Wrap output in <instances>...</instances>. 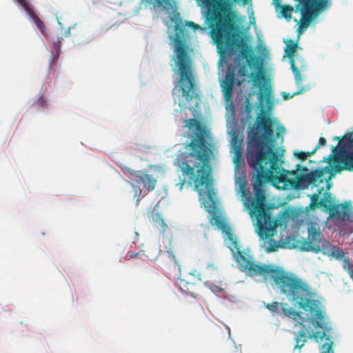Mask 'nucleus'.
I'll return each instance as SVG.
<instances>
[{
	"mask_svg": "<svg viewBox=\"0 0 353 353\" xmlns=\"http://www.w3.org/2000/svg\"><path fill=\"white\" fill-rule=\"evenodd\" d=\"M334 139L339 140V150L340 152H344L347 148L353 149V132L346 133L343 137V141L339 137H335Z\"/></svg>",
	"mask_w": 353,
	"mask_h": 353,
	"instance_id": "15",
	"label": "nucleus"
},
{
	"mask_svg": "<svg viewBox=\"0 0 353 353\" xmlns=\"http://www.w3.org/2000/svg\"><path fill=\"white\" fill-rule=\"evenodd\" d=\"M197 6L205 10V20L210 28V36L216 46L217 51L221 57L226 52L233 51L234 48L241 49V56L245 59L250 68L259 72H252L253 85L259 88V99L263 102V98H270V88L262 84L264 77L261 72V65L258 57L252 54V49L241 41V37L234 32V26L230 18L225 13L229 8L225 0H195Z\"/></svg>",
	"mask_w": 353,
	"mask_h": 353,
	"instance_id": "3",
	"label": "nucleus"
},
{
	"mask_svg": "<svg viewBox=\"0 0 353 353\" xmlns=\"http://www.w3.org/2000/svg\"><path fill=\"white\" fill-rule=\"evenodd\" d=\"M330 0H299L301 8V18L298 28L299 34H301L310 24L311 21L328 6Z\"/></svg>",
	"mask_w": 353,
	"mask_h": 353,
	"instance_id": "6",
	"label": "nucleus"
},
{
	"mask_svg": "<svg viewBox=\"0 0 353 353\" xmlns=\"http://www.w3.org/2000/svg\"><path fill=\"white\" fill-rule=\"evenodd\" d=\"M351 278V279L353 281V273H352V276H350Z\"/></svg>",
	"mask_w": 353,
	"mask_h": 353,
	"instance_id": "40",
	"label": "nucleus"
},
{
	"mask_svg": "<svg viewBox=\"0 0 353 353\" xmlns=\"http://www.w3.org/2000/svg\"><path fill=\"white\" fill-rule=\"evenodd\" d=\"M151 217L154 227L160 229L161 232H163L167 228V225L164 220L161 218V214L153 211L152 212Z\"/></svg>",
	"mask_w": 353,
	"mask_h": 353,
	"instance_id": "17",
	"label": "nucleus"
},
{
	"mask_svg": "<svg viewBox=\"0 0 353 353\" xmlns=\"http://www.w3.org/2000/svg\"><path fill=\"white\" fill-rule=\"evenodd\" d=\"M247 3V0H243V4L245 5Z\"/></svg>",
	"mask_w": 353,
	"mask_h": 353,
	"instance_id": "39",
	"label": "nucleus"
},
{
	"mask_svg": "<svg viewBox=\"0 0 353 353\" xmlns=\"http://www.w3.org/2000/svg\"><path fill=\"white\" fill-rule=\"evenodd\" d=\"M343 268L347 272L350 276H352L353 274V265L349 258L345 256L343 259Z\"/></svg>",
	"mask_w": 353,
	"mask_h": 353,
	"instance_id": "21",
	"label": "nucleus"
},
{
	"mask_svg": "<svg viewBox=\"0 0 353 353\" xmlns=\"http://www.w3.org/2000/svg\"><path fill=\"white\" fill-rule=\"evenodd\" d=\"M327 143V141L324 137H320L319 141V144L315 147L316 148V150L320 146H324Z\"/></svg>",
	"mask_w": 353,
	"mask_h": 353,
	"instance_id": "33",
	"label": "nucleus"
},
{
	"mask_svg": "<svg viewBox=\"0 0 353 353\" xmlns=\"http://www.w3.org/2000/svg\"><path fill=\"white\" fill-rule=\"evenodd\" d=\"M303 90H300L297 92H294L293 94H290V93H286L283 92L282 93V97L284 100H288L291 98H292L294 95L299 94L302 92Z\"/></svg>",
	"mask_w": 353,
	"mask_h": 353,
	"instance_id": "28",
	"label": "nucleus"
},
{
	"mask_svg": "<svg viewBox=\"0 0 353 353\" xmlns=\"http://www.w3.org/2000/svg\"><path fill=\"white\" fill-rule=\"evenodd\" d=\"M120 168L126 177L137 183H142L148 192L154 190L157 180L152 175L140 170H133L125 165H121Z\"/></svg>",
	"mask_w": 353,
	"mask_h": 353,
	"instance_id": "8",
	"label": "nucleus"
},
{
	"mask_svg": "<svg viewBox=\"0 0 353 353\" xmlns=\"http://www.w3.org/2000/svg\"><path fill=\"white\" fill-rule=\"evenodd\" d=\"M238 74L241 77H245L247 74V68L245 65L241 66L238 70Z\"/></svg>",
	"mask_w": 353,
	"mask_h": 353,
	"instance_id": "31",
	"label": "nucleus"
},
{
	"mask_svg": "<svg viewBox=\"0 0 353 353\" xmlns=\"http://www.w3.org/2000/svg\"><path fill=\"white\" fill-rule=\"evenodd\" d=\"M234 154V162L238 163L241 157L242 145H232Z\"/></svg>",
	"mask_w": 353,
	"mask_h": 353,
	"instance_id": "24",
	"label": "nucleus"
},
{
	"mask_svg": "<svg viewBox=\"0 0 353 353\" xmlns=\"http://www.w3.org/2000/svg\"><path fill=\"white\" fill-rule=\"evenodd\" d=\"M138 255H139V252H128L125 256V259L128 260L132 258L137 257Z\"/></svg>",
	"mask_w": 353,
	"mask_h": 353,
	"instance_id": "32",
	"label": "nucleus"
},
{
	"mask_svg": "<svg viewBox=\"0 0 353 353\" xmlns=\"http://www.w3.org/2000/svg\"><path fill=\"white\" fill-rule=\"evenodd\" d=\"M340 159L341 170L353 171V152H343Z\"/></svg>",
	"mask_w": 353,
	"mask_h": 353,
	"instance_id": "16",
	"label": "nucleus"
},
{
	"mask_svg": "<svg viewBox=\"0 0 353 353\" xmlns=\"http://www.w3.org/2000/svg\"><path fill=\"white\" fill-rule=\"evenodd\" d=\"M323 190V188L318 190V193H314L310 196V203L305 207V211L308 212L310 210H315L316 208H323L325 211L334 205V199L330 192H325L323 194V198L319 199V194Z\"/></svg>",
	"mask_w": 353,
	"mask_h": 353,
	"instance_id": "10",
	"label": "nucleus"
},
{
	"mask_svg": "<svg viewBox=\"0 0 353 353\" xmlns=\"http://www.w3.org/2000/svg\"><path fill=\"white\" fill-rule=\"evenodd\" d=\"M185 26H188L194 30H201L204 31L205 28L192 21H185L183 24L181 19L176 20L174 26L176 32L174 50L176 55V64L179 74L178 84L182 96L187 101H190L193 98H199V94L194 89L195 80L192 61L188 54L187 47L185 44L186 37Z\"/></svg>",
	"mask_w": 353,
	"mask_h": 353,
	"instance_id": "5",
	"label": "nucleus"
},
{
	"mask_svg": "<svg viewBox=\"0 0 353 353\" xmlns=\"http://www.w3.org/2000/svg\"><path fill=\"white\" fill-rule=\"evenodd\" d=\"M325 343L321 347V353H334L332 350L333 342L329 336H325Z\"/></svg>",
	"mask_w": 353,
	"mask_h": 353,
	"instance_id": "20",
	"label": "nucleus"
},
{
	"mask_svg": "<svg viewBox=\"0 0 353 353\" xmlns=\"http://www.w3.org/2000/svg\"><path fill=\"white\" fill-rule=\"evenodd\" d=\"M294 155L299 159L302 161L306 160L307 157H305V152L303 151H294Z\"/></svg>",
	"mask_w": 353,
	"mask_h": 353,
	"instance_id": "30",
	"label": "nucleus"
},
{
	"mask_svg": "<svg viewBox=\"0 0 353 353\" xmlns=\"http://www.w3.org/2000/svg\"><path fill=\"white\" fill-rule=\"evenodd\" d=\"M28 14L33 19L34 22L35 23L36 26L39 29L43 35H46L44 23L38 17V16L34 13V11H32Z\"/></svg>",
	"mask_w": 353,
	"mask_h": 353,
	"instance_id": "19",
	"label": "nucleus"
},
{
	"mask_svg": "<svg viewBox=\"0 0 353 353\" xmlns=\"http://www.w3.org/2000/svg\"><path fill=\"white\" fill-rule=\"evenodd\" d=\"M326 211L329 212V218L335 221H345L350 218V209L345 204H334Z\"/></svg>",
	"mask_w": 353,
	"mask_h": 353,
	"instance_id": "13",
	"label": "nucleus"
},
{
	"mask_svg": "<svg viewBox=\"0 0 353 353\" xmlns=\"http://www.w3.org/2000/svg\"><path fill=\"white\" fill-rule=\"evenodd\" d=\"M308 239L300 241L299 248L301 251L312 252L315 254L323 252L324 248L326 247V243L329 241L323 239V234L316 227L312 224L307 228Z\"/></svg>",
	"mask_w": 353,
	"mask_h": 353,
	"instance_id": "7",
	"label": "nucleus"
},
{
	"mask_svg": "<svg viewBox=\"0 0 353 353\" xmlns=\"http://www.w3.org/2000/svg\"><path fill=\"white\" fill-rule=\"evenodd\" d=\"M185 125L194 131V136L188 145V155L197 162V165L191 166L186 161H182L179 164L182 175L188 177L187 183L189 185L194 184V190L198 192L199 200L208 211L211 205H207L204 201L205 192L202 189L204 186L208 190V197L211 201L210 188L212 183L211 178L210 161L213 155L212 145L211 144V136L208 129L200 121L195 119H189L185 121ZM186 181L184 179H180L176 184L179 190H181Z\"/></svg>",
	"mask_w": 353,
	"mask_h": 353,
	"instance_id": "4",
	"label": "nucleus"
},
{
	"mask_svg": "<svg viewBox=\"0 0 353 353\" xmlns=\"http://www.w3.org/2000/svg\"><path fill=\"white\" fill-rule=\"evenodd\" d=\"M243 137L238 132L234 131L232 134L231 143L232 145H243Z\"/></svg>",
	"mask_w": 353,
	"mask_h": 353,
	"instance_id": "23",
	"label": "nucleus"
},
{
	"mask_svg": "<svg viewBox=\"0 0 353 353\" xmlns=\"http://www.w3.org/2000/svg\"><path fill=\"white\" fill-rule=\"evenodd\" d=\"M168 256L170 259L174 262V263H177L176 260L175 259V256L172 252H168Z\"/></svg>",
	"mask_w": 353,
	"mask_h": 353,
	"instance_id": "35",
	"label": "nucleus"
},
{
	"mask_svg": "<svg viewBox=\"0 0 353 353\" xmlns=\"http://www.w3.org/2000/svg\"><path fill=\"white\" fill-rule=\"evenodd\" d=\"M53 43H54V45L56 46H55L56 53H55V55L54 57V60H53V61L54 62V61H57V59H59L61 41L59 39H58L57 43H56V41H54Z\"/></svg>",
	"mask_w": 353,
	"mask_h": 353,
	"instance_id": "27",
	"label": "nucleus"
},
{
	"mask_svg": "<svg viewBox=\"0 0 353 353\" xmlns=\"http://www.w3.org/2000/svg\"><path fill=\"white\" fill-rule=\"evenodd\" d=\"M297 47V44L292 40H289L288 43L286 44L285 52V55L290 59V61L293 60V57L296 51Z\"/></svg>",
	"mask_w": 353,
	"mask_h": 353,
	"instance_id": "18",
	"label": "nucleus"
},
{
	"mask_svg": "<svg viewBox=\"0 0 353 353\" xmlns=\"http://www.w3.org/2000/svg\"><path fill=\"white\" fill-rule=\"evenodd\" d=\"M316 151V148H314L311 152H305V157L307 158L310 157L311 155L314 154Z\"/></svg>",
	"mask_w": 353,
	"mask_h": 353,
	"instance_id": "34",
	"label": "nucleus"
},
{
	"mask_svg": "<svg viewBox=\"0 0 353 353\" xmlns=\"http://www.w3.org/2000/svg\"><path fill=\"white\" fill-rule=\"evenodd\" d=\"M327 245L323 250V254L330 258H334L337 260H342L345 256L342 249L332 245L330 242L326 243Z\"/></svg>",
	"mask_w": 353,
	"mask_h": 353,
	"instance_id": "14",
	"label": "nucleus"
},
{
	"mask_svg": "<svg viewBox=\"0 0 353 353\" xmlns=\"http://www.w3.org/2000/svg\"><path fill=\"white\" fill-rule=\"evenodd\" d=\"M70 30H71V28H68L64 32V37H70L71 36V33H70Z\"/></svg>",
	"mask_w": 353,
	"mask_h": 353,
	"instance_id": "36",
	"label": "nucleus"
},
{
	"mask_svg": "<svg viewBox=\"0 0 353 353\" xmlns=\"http://www.w3.org/2000/svg\"><path fill=\"white\" fill-rule=\"evenodd\" d=\"M207 269H209V270H216V267H215L213 264H208L207 265Z\"/></svg>",
	"mask_w": 353,
	"mask_h": 353,
	"instance_id": "37",
	"label": "nucleus"
},
{
	"mask_svg": "<svg viewBox=\"0 0 353 353\" xmlns=\"http://www.w3.org/2000/svg\"><path fill=\"white\" fill-rule=\"evenodd\" d=\"M294 325H299L301 328L296 334L294 348L301 349L306 342L307 338L314 339L316 342H319L324 339L326 336L325 332L317 331L316 332H310L303 322H297Z\"/></svg>",
	"mask_w": 353,
	"mask_h": 353,
	"instance_id": "9",
	"label": "nucleus"
},
{
	"mask_svg": "<svg viewBox=\"0 0 353 353\" xmlns=\"http://www.w3.org/2000/svg\"><path fill=\"white\" fill-rule=\"evenodd\" d=\"M337 148L332 146V153H335L336 152Z\"/></svg>",
	"mask_w": 353,
	"mask_h": 353,
	"instance_id": "38",
	"label": "nucleus"
},
{
	"mask_svg": "<svg viewBox=\"0 0 353 353\" xmlns=\"http://www.w3.org/2000/svg\"><path fill=\"white\" fill-rule=\"evenodd\" d=\"M290 66H291L292 71L293 72V73L294 74L295 80H296V83L299 84L301 81L302 78H301V75L299 72L298 68L295 65L294 60L290 61Z\"/></svg>",
	"mask_w": 353,
	"mask_h": 353,
	"instance_id": "25",
	"label": "nucleus"
},
{
	"mask_svg": "<svg viewBox=\"0 0 353 353\" xmlns=\"http://www.w3.org/2000/svg\"><path fill=\"white\" fill-rule=\"evenodd\" d=\"M179 17V13H177L176 15H175V17Z\"/></svg>",
	"mask_w": 353,
	"mask_h": 353,
	"instance_id": "41",
	"label": "nucleus"
},
{
	"mask_svg": "<svg viewBox=\"0 0 353 353\" xmlns=\"http://www.w3.org/2000/svg\"><path fill=\"white\" fill-rule=\"evenodd\" d=\"M234 83L235 72L233 68L229 67L221 85L223 97L225 101H228L232 99Z\"/></svg>",
	"mask_w": 353,
	"mask_h": 353,
	"instance_id": "12",
	"label": "nucleus"
},
{
	"mask_svg": "<svg viewBox=\"0 0 353 353\" xmlns=\"http://www.w3.org/2000/svg\"><path fill=\"white\" fill-rule=\"evenodd\" d=\"M286 303L274 301L270 303H266L265 307L272 312L290 317L294 321L301 318L299 312L294 310L292 307H286Z\"/></svg>",
	"mask_w": 353,
	"mask_h": 353,
	"instance_id": "11",
	"label": "nucleus"
},
{
	"mask_svg": "<svg viewBox=\"0 0 353 353\" xmlns=\"http://www.w3.org/2000/svg\"><path fill=\"white\" fill-rule=\"evenodd\" d=\"M294 9L291 6L283 5L281 7V12L283 17L287 20H290L291 19V12Z\"/></svg>",
	"mask_w": 353,
	"mask_h": 353,
	"instance_id": "22",
	"label": "nucleus"
},
{
	"mask_svg": "<svg viewBox=\"0 0 353 353\" xmlns=\"http://www.w3.org/2000/svg\"><path fill=\"white\" fill-rule=\"evenodd\" d=\"M278 123L270 117V114L261 110L256 117V128H251L248 134L246 159L255 173L252 177L254 197H247L245 205L249 209L250 214L256 219V232L260 238L270 239V246L266 248L267 252H274L278 248L276 242H272V237L276 232V221L271 216L267 203L265 192L263 188L266 183H271L279 190H303L310 185L316 186L325 180V174L329 173L327 181L334 176V171L327 165L322 169H316L309 173L298 174L299 170L308 172L306 167L296 165L295 170L281 168V157L274 151L276 139L283 141L285 129L283 125L276 127L274 134V124ZM330 188L327 182V190Z\"/></svg>",
	"mask_w": 353,
	"mask_h": 353,
	"instance_id": "1",
	"label": "nucleus"
},
{
	"mask_svg": "<svg viewBox=\"0 0 353 353\" xmlns=\"http://www.w3.org/2000/svg\"><path fill=\"white\" fill-rule=\"evenodd\" d=\"M209 288L214 293H221L223 292V288L216 284H210Z\"/></svg>",
	"mask_w": 353,
	"mask_h": 353,
	"instance_id": "29",
	"label": "nucleus"
},
{
	"mask_svg": "<svg viewBox=\"0 0 353 353\" xmlns=\"http://www.w3.org/2000/svg\"><path fill=\"white\" fill-rule=\"evenodd\" d=\"M225 234L228 247L241 271L250 276L261 275L265 279L270 276L280 293L284 294L289 301L310 313L315 312V318L312 319V323L315 327L321 328L323 332L331 330L330 326L324 321L323 312L321 310H315V302L312 300L311 293L306 284L273 265L254 263L249 251L240 250L239 242L231 231H226Z\"/></svg>",
	"mask_w": 353,
	"mask_h": 353,
	"instance_id": "2",
	"label": "nucleus"
},
{
	"mask_svg": "<svg viewBox=\"0 0 353 353\" xmlns=\"http://www.w3.org/2000/svg\"><path fill=\"white\" fill-rule=\"evenodd\" d=\"M19 3H20L28 14H30L33 10L30 8V6L27 3L26 0H17Z\"/></svg>",
	"mask_w": 353,
	"mask_h": 353,
	"instance_id": "26",
	"label": "nucleus"
}]
</instances>
